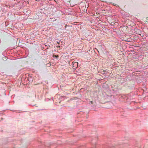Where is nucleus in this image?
I'll list each match as a JSON object with an SVG mask.
<instances>
[{
  "instance_id": "obj_1",
  "label": "nucleus",
  "mask_w": 148,
  "mask_h": 148,
  "mask_svg": "<svg viewBox=\"0 0 148 148\" xmlns=\"http://www.w3.org/2000/svg\"><path fill=\"white\" fill-rule=\"evenodd\" d=\"M78 63L77 62H74L73 64V67H76V66H77L78 65Z\"/></svg>"
},
{
  "instance_id": "obj_2",
  "label": "nucleus",
  "mask_w": 148,
  "mask_h": 148,
  "mask_svg": "<svg viewBox=\"0 0 148 148\" xmlns=\"http://www.w3.org/2000/svg\"><path fill=\"white\" fill-rule=\"evenodd\" d=\"M53 57H56V58H57L58 57V56H56V55H55V56H53Z\"/></svg>"
},
{
  "instance_id": "obj_3",
  "label": "nucleus",
  "mask_w": 148,
  "mask_h": 148,
  "mask_svg": "<svg viewBox=\"0 0 148 148\" xmlns=\"http://www.w3.org/2000/svg\"><path fill=\"white\" fill-rule=\"evenodd\" d=\"M90 102L91 104H92L93 102L92 101H91Z\"/></svg>"
},
{
  "instance_id": "obj_4",
  "label": "nucleus",
  "mask_w": 148,
  "mask_h": 148,
  "mask_svg": "<svg viewBox=\"0 0 148 148\" xmlns=\"http://www.w3.org/2000/svg\"><path fill=\"white\" fill-rule=\"evenodd\" d=\"M58 47H60V46H58Z\"/></svg>"
}]
</instances>
